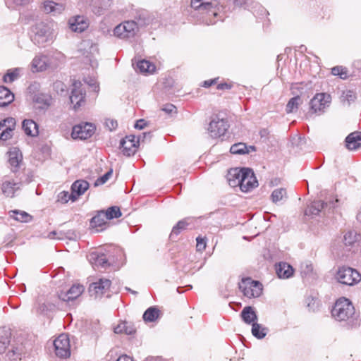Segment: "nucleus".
Wrapping results in <instances>:
<instances>
[{"label":"nucleus","mask_w":361,"mask_h":361,"mask_svg":"<svg viewBox=\"0 0 361 361\" xmlns=\"http://www.w3.org/2000/svg\"><path fill=\"white\" fill-rule=\"evenodd\" d=\"M56 37L54 23L39 22L32 27L31 39L38 47H44L51 44Z\"/></svg>","instance_id":"f257e3e1"},{"label":"nucleus","mask_w":361,"mask_h":361,"mask_svg":"<svg viewBox=\"0 0 361 361\" xmlns=\"http://www.w3.org/2000/svg\"><path fill=\"white\" fill-rule=\"evenodd\" d=\"M151 137L150 133H143L142 136L139 135L138 137L133 135L126 136L120 142L123 154L128 157L133 155L137 151L139 144L143 142L146 138L150 140Z\"/></svg>","instance_id":"f03ea898"},{"label":"nucleus","mask_w":361,"mask_h":361,"mask_svg":"<svg viewBox=\"0 0 361 361\" xmlns=\"http://www.w3.org/2000/svg\"><path fill=\"white\" fill-rule=\"evenodd\" d=\"M331 313L336 319L345 321L354 314L355 308L348 299L343 298L336 301Z\"/></svg>","instance_id":"7ed1b4c3"},{"label":"nucleus","mask_w":361,"mask_h":361,"mask_svg":"<svg viewBox=\"0 0 361 361\" xmlns=\"http://www.w3.org/2000/svg\"><path fill=\"white\" fill-rule=\"evenodd\" d=\"M239 288L244 296L248 298L259 297L262 293V283L250 278L243 279L239 283Z\"/></svg>","instance_id":"20e7f679"},{"label":"nucleus","mask_w":361,"mask_h":361,"mask_svg":"<svg viewBox=\"0 0 361 361\" xmlns=\"http://www.w3.org/2000/svg\"><path fill=\"white\" fill-rule=\"evenodd\" d=\"M336 279L342 284L353 286L361 281V274L350 267H341L337 272Z\"/></svg>","instance_id":"39448f33"},{"label":"nucleus","mask_w":361,"mask_h":361,"mask_svg":"<svg viewBox=\"0 0 361 361\" xmlns=\"http://www.w3.org/2000/svg\"><path fill=\"white\" fill-rule=\"evenodd\" d=\"M331 102V97L326 93H317L310 102V111L321 114L328 108Z\"/></svg>","instance_id":"423d86ee"},{"label":"nucleus","mask_w":361,"mask_h":361,"mask_svg":"<svg viewBox=\"0 0 361 361\" xmlns=\"http://www.w3.org/2000/svg\"><path fill=\"white\" fill-rule=\"evenodd\" d=\"M137 29L135 21H125L114 28V35L121 39H129L135 35Z\"/></svg>","instance_id":"0eeeda50"},{"label":"nucleus","mask_w":361,"mask_h":361,"mask_svg":"<svg viewBox=\"0 0 361 361\" xmlns=\"http://www.w3.org/2000/svg\"><path fill=\"white\" fill-rule=\"evenodd\" d=\"M228 127L229 126L226 120L216 116L211 120L209 124L208 132L212 137L218 138L225 135Z\"/></svg>","instance_id":"6e6552de"},{"label":"nucleus","mask_w":361,"mask_h":361,"mask_svg":"<svg viewBox=\"0 0 361 361\" xmlns=\"http://www.w3.org/2000/svg\"><path fill=\"white\" fill-rule=\"evenodd\" d=\"M56 356L61 358L68 357L71 355L70 341L68 335L62 334L54 341Z\"/></svg>","instance_id":"1a4fd4ad"},{"label":"nucleus","mask_w":361,"mask_h":361,"mask_svg":"<svg viewBox=\"0 0 361 361\" xmlns=\"http://www.w3.org/2000/svg\"><path fill=\"white\" fill-rule=\"evenodd\" d=\"M217 0H191V7L201 13H212L214 16L217 15L216 7Z\"/></svg>","instance_id":"9d476101"},{"label":"nucleus","mask_w":361,"mask_h":361,"mask_svg":"<svg viewBox=\"0 0 361 361\" xmlns=\"http://www.w3.org/2000/svg\"><path fill=\"white\" fill-rule=\"evenodd\" d=\"M95 128L90 123H80L73 126L71 137L73 139L86 140L94 133Z\"/></svg>","instance_id":"9b49d317"},{"label":"nucleus","mask_w":361,"mask_h":361,"mask_svg":"<svg viewBox=\"0 0 361 361\" xmlns=\"http://www.w3.org/2000/svg\"><path fill=\"white\" fill-rule=\"evenodd\" d=\"M241 191L247 192L258 185V182L253 171L250 169L244 168V173L240 182H238Z\"/></svg>","instance_id":"f8f14e48"},{"label":"nucleus","mask_w":361,"mask_h":361,"mask_svg":"<svg viewBox=\"0 0 361 361\" xmlns=\"http://www.w3.org/2000/svg\"><path fill=\"white\" fill-rule=\"evenodd\" d=\"M54 57L49 58L45 55H37L31 63L32 72L44 71L49 67H56L58 64L53 63Z\"/></svg>","instance_id":"ddd939ff"},{"label":"nucleus","mask_w":361,"mask_h":361,"mask_svg":"<svg viewBox=\"0 0 361 361\" xmlns=\"http://www.w3.org/2000/svg\"><path fill=\"white\" fill-rule=\"evenodd\" d=\"M71 94L70 99L71 104H73L74 109L81 106L85 103V92L82 88V83L80 81L75 80L72 84Z\"/></svg>","instance_id":"4468645a"},{"label":"nucleus","mask_w":361,"mask_h":361,"mask_svg":"<svg viewBox=\"0 0 361 361\" xmlns=\"http://www.w3.org/2000/svg\"><path fill=\"white\" fill-rule=\"evenodd\" d=\"M111 283V281L107 279H100L90 284L89 292L92 296L101 297L109 290Z\"/></svg>","instance_id":"2eb2a0df"},{"label":"nucleus","mask_w":361,"mask_h":361,"mask_svg":"<svg viewBox=\"0 0 361 361\" xmlns=\"http://www.w3.org/2000/svg\"><path fill=\"white\" fill-rule=\"evenodd\" d=\"M16 126L13 118H7L0 123V139L7 140L12 137L13 130Z\"/></svg>","instance_id":"dca6fc26"},{"label":"nucleus","mask_w":361,"mask_h":361,"mask_svg":"<svg viewBox=\"0 0 361 361\" xmlns=\"http://www.w3.org/2000/svg\"><path fill=\"white\" fill-rule=\"evenodd\" d=\"M85 288L80 284H74L67 292H61L59 297L63 301H71L78 298L84 291Z\"/></svg>","instance_id":"f3484780"},{"label":"nucleus","mask_w":361,"mask_h":361,"mask_svg":"<svg viewBox=\"0 0 361 361\" xmlns=\"http://www.w3.org/2000/svg\"><path fill=\"white\" fill-rule=\"evenodd\" d=\"M68 24L71 30L78 32H83L89 26L87 18L82 16H76L70 18Z\"/></svg>","instance_id":"a211bd4d"},{"label":"nucleus","mask_w":361,"mask_h":361,"mask_svg":"<svg viewBox=\"0 0 361 361\" xmlns=\"http://www.w3.org/2000/svg\"><path fill=\"white\" fill-rule=\"evenodd\" d=\"M20 186V182H16L14 180H4L1 185V190L5 196L13 197Z\"/></svg>","instance_id":"6ab92c4d"},{"label":"nucleus","mask_w":361,"mask_h":361,"mask_svg":"<svg viewBox=\"0 0 361 361\" xmlns=\"http://www.w3.org/2000/svg\"><path fill=\"white\" fill-rule=\"evenodd\" d=\"M89 188V183L84 180L75 181L71 187L72 201L74 202L78 197L82 195Z\"/></svg>","instance_id":"aec40b11"},{"label":"nucleus","mask_w":361,"mask_h":361,"mask_svg":"<svg viewBox=\"0 0 361 361\" xmlns=\"http://www.w3.org/2000/svg\"><path fill=\"white\" fill-rule=\"evenodd\" d=\"M8 163L10 166L12 167L11 170L13 171H15L16 169L19 166V164L22 161L23 156L17 147H13L11 148L8 152Z\"/></svg>","instance_id":"412c9836"},{"label":"nucleus","mask_w":361,"mask_h":361,"mask_svg":"<svg viewBox=\"0 0 361 361\" xmlns=\"http://www.w3.org/2000/svg\"><path fill=\"white\" fill-rule=\"evenodd\" d=\"M346 147L350 150H355L361 147V133L353 132L345 138Z\"/></svg>","instance_id":"4be33fe9"},{"label":"nucleus","mask_w":361,"mask_h":361,"mask_svg":"<svg viewBox=\"0 0 361 361\" xmlns=\"http://www.w3.org/2000/svg\"><path fill=\"white\" fill-rule=\"evenodd\" d=\"M88 257L90 262L95 267L105 268L109 265L106 255L103 253L93 252Z\"/></svg>","instance_id":"5701e85b"},{"label":"nucleus","mask_w":361,"mask_h":361,"mask_svg":"<svg viewBox=\"0 0 361 361\" xmlns=\"http://www.w3.org/2000/svg\"><path fill=\"white\" fill-rule=\"evenodd\" d=\"M244 173V169H231L228 171V175H227V180L228 182V184L231 187H236L239 186L238 181L240 182L241 177H243V175Z\"/></svg>","instance_id":"b1692460"},{"label":"nucleus","mask_w":361,"mask_h":361,"mask_svg":"<svg viewBox=\"0 0 361 361\" xmlns=\"http://www.w3.org/2000/svg\"><path fill=\"white\" fill-rule=\"evenodd\" d=\"M276 272L280 279H288L293 274V267L286 262H280L276 267Z\"/></svg>","instance_id":"393cba45"},{"label":"nucleus","mask_w":361,"mask_h":361,"mask_svg":"<svg viewBox=\"0 0 361 361\" xmlns=\"http://www.w3.org/2000/svg\"><path fill=\"white\" fill-rule=\"evenodd\" d=\"M111 4L112 0H92V11L96 15H102L111 6Z\"/></svg>","instance_id":"a878e982"},{"label":"nucleus","mask_w":361,"mask_h":361,"mask_svg":"<svg viewBox=\"0 0 361 361\" xmlns=\"http://www.w3.org/2000/svg\"><path fill=\"white\" fill-rule=\"evenodd\" d=\"M64 6L52 1L44 2V10L47 13H52L54 16L60 14L64 11Z\"/></svg>","instance_id":"bb28decb"},{"label":"nucleus","mask_w":361,"mask_h":361,"mask_svg":"<svg viewBox=\"0 0 361 361\" xmlns=\"http://www.w3.org/2000/svg\"><path fill=\"white\" fill-rule=\"evenodd\" d=\"M22 127H23V129L25 133L27 135H29L31 137H35V136L38 135V134H39L38 126L32 120H30V119L24 120L23 121Z\"/></svg>","instance_id":"cd10ccee"},{"label":"nucleus","mask_w":361,"mask_h":361,"mask_svg":"<svg viewBox=\"0 0 361 361\" xmlns=\"http://www.w3.org/2000/svg\"><path fill=\"white\" fill-rule=\"evenodd\" d=\"M14 99L13 94L7 87L0 86V106L4 107L11 103Z\"/></svg>","instance_id":"c85d7f7f"},{"label":"nucleus","mask_w":361,"mask_h":361,"mask_svg":"<svg viewBox=\"0 0 361 361\" xmlns=\"http://www.w3.org/2000/svg\"><path fill=\"white\" fill-rule=\"evenodd\" d=\"M241 317L246 324L256 323L257 317L252 307H245L241 312Z\"/></svg>","instance_id":"c756f323"},{"label":"nucleus","mask_w":361,"mask_h":361,"mask_svg":"<svg viewBox=\"0 0 361 361\" xmlns=\"http://www.w3.org/2000/svg\"><path fill=\"white\" fill-rule=\"evenodd\" d=\"M109 220L104 211L102 210L97 212V214L93 216L90 221V225L93 228L102 227L107 223Z\"/></svg>","instance_id":"7c9ffc66"},{"label":"nucleus","mask_w":361,"mask_h":361,"mask_svg":"<svg viewBox=\"0 0 361 361\" xmlns=\"http://www.w3.org/2000/svg\"><path fill=\"white\" fill-rule=\"evenodd\" d=\"M328 206V203H325L320 200L314 201L309 208L305 211L306 215H318L319 212Z\"/></svg>","instance_id":"2f4dec72"},{"label":"nucleus","mask_w":361,"mask_h":361,"mask_svg":"<svg viewBox=\"0 0 361 361\" xmlns=\"http://www.w3.org/2000/svg\"><path fill=\"white\" fill-rule=\"evenodd\" d=\"M137 68L143 73H153L156 70V66L147 60H141L137 62Z\"/></svg>","instance_id":"473e14b6"},{"label":"nucleus","mask_w":361,"mask_h":361,"mask_svg":"<svg viewBox=\"0 0 361 361\" xmlns=\"http://www.w3.org/2000/svg\"><path fill=\"white\" fill-rule=\"evenodd\" d=\"M160 312L155 307L148 308L143 314V319L146 322H152L156 321L159 317Z\"/></svg>","instance_id":"72a5a7b5"},{"label":"nucleus","mask_w":361,"mask_h":361,"mask_svg":"<svg viewBox=\"0 0 361 361\" xmlns=\"http://www.w3.org/2000/svg\"><path fill=\"white\" fill-rule=\"evenodd\" d=\"M10 332L5 328L0 330V353H4L8 347L10 340Z\"/></svg>","instance_id":"f704fd0d"},{"label":"nucleus","mask_w":361,"mask_h":361,"mask_svg":"<svg viewBox=\"0 0 361 361\" xmlns=\"http://www.w3.org/2000/svg\"><path fill=\"white\" fill-rule=\"evenodd\" d=\"M302 101L300 96H296L291 98L286 105V112L288 114H290L296 111L298 109L300 105L302 104Z\"/></svg>","instance_id":"c9c22d12"},{"label":"nucleus","mask_w":361,"mask_h":361,"mask_svg":"<svg viewBox=\"0 0 361 361\" xmlns=\"http://www.w3.org/2000/svg\"><path fill=\"white\" fill-rule=\"evenodd\" d=\"M360 238V234L355 231H349L344 235V243L346 245H352Z\"/></svg>","instance_id":"e433bc0d"},{"label":"nucleus","mask_w":361,"mask_h":361,"mask_svg":"<svg viewBox=\"0 0 361 361\" xmlns=\"http://www.w3.org/2000/svg\"><path fill=\"white\" fill-rule=\"evenodd\" d=\"M114 332L116 334H126L130 335L135 332L133 327L129 326L128 323L126 322L119 323L116 327H114Z\"/></svg>","instance_id":"4c0bfd02"},{"label":"nucleus","mask_w":361,"mask_h":361,"mask_svg":"<svg viewBox=\"0 0 361 361\" xmlns=\"http://www.w3.org/2000/svg\"><path fill=\"white\" fill-rule=\"evenodd\" d=\"M188 224L189 223L188 222V219L179 221L176 225L173 226L170 234V238L173 239L175 236H177L181 232V231L186 228Z\"/></svg>","instance_id":"58836bf2"},{"label":"nucleus","mask_w":361,"mask_h":361,"mask_svg":"<svg viewBox=\"0 0 361 361\" xmlns=\"http://www.w3.org/2000/svg\"><path fill=\"white\" fill-rule=\"evenodd\" d=\"M287 197L286 190L284 188H277L275 189L271 195V200L274 203H277L284 198Z\"/></svg>","instance_id":"ea45409f"},{"label":"nucleus","mask_w":361,"mask_h":361,"mask_svg":"<svg viewBox=\"0 0 361 361\" xmlns=\"http://www.w3.org/2000/svg\"><path fill=\"white\" fill-rule=\"evenodd\" d=\"M13 213L11 216L13 217L16 220L20 222H29L32 219V216L23 211H12Z\"/></svg>","instance_id":"a19ab883"},{"label":"nucleus","mask_w":361,"mask_h":361,"mask_svg":"<svg viewBox=\"0 0 361 361\" xmlns=\"http://www.w3.org/2000/svg\"><path fill=\"white\" fill-rule=\"evenodd\" d=\"M230 152L234 154H244L249 152L245 144L239 142L233 145L230 148Z\"/></svg>","instance_id":"79ce46f5"},{"label":"nucleus","mask_w":361,"mask_h":361,"mask_svg":"<svg viewBox=\"0 0 361 361\" xmlns=\"http://www.w3.org/2000/svg\"><path fill=\"white\" fill-rule=\"evenodd\" d=\"M252 334L257 338H263L267 334L266 329L262 328L261 325L257 322L253 323L252 326Z\"/></svg>","instance_id":"37998d69"},{"label":"nucleus","mask_w":361,"mask_h":361,"mask_svg":"<svg viewBox=\"0 0 361 361\" xmlns=\"http://www.w3.org/2000/svg\"><path fill=\"white\" fill-rule=\"evenodd\" d=\"M20 69L15 68L8 70L7 73L4 76V81L5 82H12L16 80L19 75Z\"/></svg>","instance_id":"c03bdc74"},{"label":"nucleus","mask_w":361,"mask_h":361,"mask_svg":"<svg viewBox=\"0 0 361 361\" xmlns=\"http://www.w3.org/2000/svg\"><path fill=\"white\" fill-rule=\"evenodd\" d=\"M109 219L114 218H118L121 216V212L119 207L114 206L109 207L106 212H104Z\"/></svg>","instance_id":"a18cd8bd"},{"label":"nucleus","mask_w":361,"mask_h":361,"mask_svg":"<svg viewBox=\"0 0 361 361\" xmlns=\"http://www.w3.org/2000/svg\"><path fill=\"white\" fill-rule=\"evenodd\" d=\"M69 200H72V196L68 192L62 191L58 195V202L65 204L67 203Z\"/></svg>","instance_id":"49530a36"},{"label":"nucleus","mask_w":361,"mask_h":361,"mask_svg":"<svg viewBox=\"0 0 361 361\" xmlns=\"http://www.w3.org/2000/svg\"><path fill=\"white\" fill-rule=\"evenodd\" d=\"M331 73L334 75H339L341 78H345L347 75V73L344 68L341 66H336L331 69Z\"/></svg>","instance_id":"de8ad7c7"},{"label":"nucleus","mask_w":361,"mask_h":361,"mask_svg":"<svg viewBox=\"0 0 361 361\" xmlns=\"http://www.w3.org/2000/svg\"><path fill=\"white\" fill-rule=\"evenodd\" d=\"M112 173H113L112 170H110L109 171L106 173L104 176H102V177H100L95 181L94 185L97 186V185H102V184L105 183L109 179V178L111 176Z\"/></svg>","instance_id":"09e8293b"},{"label":"nucleus","mask_w":361,"mask_h":361,"mask_svg":"<svg viewBox=\"0 0 361 361\" xmlns=\"http://www.w3.org/2000/svg\"><path fill=\"white\" fill-rule=\"evenodd\" d=\"M197 250L199 251H202L206 247V243L204 240L200 237H197Z\"/></svg>","instance_id":"8fccbe9b"},{"label":"nucleus","mask_w":361,"mask_h":361,"mask_svg":"<svg viewBox=\"0 0 361 361\" xmlns=\"http://www.w3.org/2000/svg\"><path fill=\"white\" fill-rule=\"evenodd\" d=\"M105 125L110 130H113L117 128L118 123L116 121L113 119H106Z\"/></svg>","instance_id":"3c124183"},{"label":"nucleus","mask_w":361,"mask_h":361,"mask_svg":"<svg viewBox=\"0 0 361 361\" xmlns=\"http://www.w3.org/2000/svg\"><path fill=\"white\" fill-rule=\"evenodd\" d=\"M6 355L11 360H16L19 357L20 353L18 350H13L12 351H8Z\"/></svg>","instance_id":"603ef678"},{"label":"nucleus","mask_w":361,"mask_h":361,"mask_svg":"<svg viewBox=\"0 0 361 361\" xmlns=\"http://www.w3.org/2000/svg\"><path fill=\"white\" fill-rule=\"evenodd\" d=\"M302 274H304V275H308L313 270L312 265L310 264H306L305 269L303 268V267H302Z\"/></svg>","instance_id":"864d4df0"},{"label":"nucleus","mask_w":361,"mask_h":361,"mask_svg":"<svg viewBox=\"0 0 361 361\" xmlns=\"http://www.w3.org/2000/svg\"><path fill=\"white\" fill-rule=\"evenodd\" d=\"M146 126V122L143 119H140L136 122L135 124V128L137 129H143Z\"/></svg>","instance_id":"5fc2aeb1"},{"label":"nucleus","mask_w":361,"mask_h":361,"mask_svg":"<svg viewBox=\"0 0 361 361\" xmlns=\"http://www.w3.org/2000/svg\"><path fill=\"white\" fill-rule=\"evenodd\" d=\"M176 109V106L173 104H167L163 108V111L167 113H172Z\"/></svg>","instance_id":"6e6d98bb"},{"label":"nucleus","mask_w":361,"mask_h":361,"mask_svg":"<svg viewBox=\"0 0 361 361\" xmlns=\"http://www.w3.org/2000/svg\"><path fill=\"white\" fill-rule=\"evenodd\" d=\"M57 235V232L53 231L51 232H49L47 236H44V238H48L49 239H60L61 237L58 236Z\"/></svg>","instance_id":"4d7b16f0"},{"label":"nucleus","mask_w":361,"mask_h":361,"mask_svg":"<svg viewBox=\"0 0 361 361\" xmlns=\"http://www.w3.org/2000/svg\"><path fill=\"white\" fill-rule=\"evenodd\" d=\"M30 0H12V3L16 6H22L28 4Z\"/></svg>","instance_id":"13d9d810"},{"label":"nucleus","mask_w":361,"mask_h":361,"mask_svg":"<svg viewBox=\"0 0 361 361\" xmlns=\"http://www.w3.org/2000/svg\"><path fill=\"white\" fill-rule=\"evenodd\" d=\"M117 361H133V360L130 357L124 355L120 356L117 359Z\"/></svg>","instance_id":"bf43d9fd"},{"label":"nucleus","mask_w":361,"mask_h":361,"mask_svg":"<svg viewBox=\"0 0 361 361\" xmlns=\"http://www.w3.org/2000/svg\"><path fill=\"white\" fill-rule=\"evenodd\" d=\"M231 86L227 83H221L217 85L218 90L230 89Z\"/></svg>","instance_id":"052dcab7"},{"label":"nucleus","mask_w":361,"mask_h":361,"mask_svg":"<svg viewBox=\"0 0 361 361\" xmlns=\"http://www.w3.org/2000/svg\"><path fill=\"white\" fill-rule=\"evenodd\" d=\"M269 133V130L265 128L262 129L259 131V135H260L261 137H267Z\"/></svg>","instance_id":"680f3d73"},{"label":"nucleus","mask_w":361,"mask_h":361,"mask_svg":"<svg viewBox=\"0 0 361 361\" xmlns=\"http://www.w3.org/2000/svg\"><path fill=\"white\" fill-rule=\"evenodd\" d=\"M214 82H215L214 80H206L204 82V86L208 87H210L212 85H213Z\"/></svg>","instance_id":"e2e57ef3"},{"label":"nucleus","mask_w":361,"mask_h":361,"mask_svg":"<svg viewBox=\"0 0 361 361\" xmlns=\"http://www.w3.org/2000/svg\"><path fill=\"white\" fill-rule=\"evenodd\" d=\"M357 219L361 223V212H360L357 215Z\"/></svg>","instance_id":"0e129e2a"},{"label":"nucleus","mask_w":361,"mask_h":361,"mask_svg":"<svg viewBox=\"0 0 361 361\" xmlns=\"http://www.w3.org/2000/svg\"><path fill=\"white\" fill-rule=\"evenodd\" d=\"M329 204H331V205H330V207H331H331H332V208L335 207V204H334V202H330Z\"/></svg>","instance_id":"69168bd1"},{"label":"nucleus","mask_w":361,"mask_h":361,"mask_svg":"<svg viewBox=\"0 0 361 361\" xmlns=\"http://www.w3.org/2000/svg\"><path fill=\"white\" fill-rule=\"evenodd\" d=\"M206 23H207V24H213V23H214V22H213V21H212V20H209V21L206 20Z\"/></svg>","instance_id":"338daca9"},{"label":"nucleus","mask_w":361,"mask_h":361,"mask_svg":"<svg viewBox=\"0 0 361 361\" xmlns=\"http://www.w3.org/2000/svg\"><path fill=\"white\" fill-rule=\"evenodd\" d=\"M58 56H56V58L58 59V58H62L63 57V56L61 54H59Z\"/></svg>","instance_id":"774afa93"}]
</instances>
